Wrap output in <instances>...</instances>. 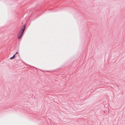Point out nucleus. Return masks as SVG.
Segmentation results:
<instances>
[{"instance_id": "nucleus-5", "label": "nucleus", "mask_w": 125, "mask_h": 125, "mask_svg": "<svg viewBox=\"0 0 125 125\" xmlns=\"http://www.w3.org/2000/svg\"><path fill=\"white\" fill-rule=\"evenodd\" d=\"M45 72H48V71H45Z\"/></svg>"}, {"instance_id": "nucleus-1", "label": "nucleus", "mask_w": 125, "mask_h": 125, "mask_svg": "<svg viewBox=\"0 0 125 125\" xmlns=\"http://www.w3.org/2000/svg\"><path fill=\"white\" fill-rule=\"evenodd\" d=\"M23 27H21L20 30V31L19 32L18 37L19 39H20L21 38L22 35L23 34V32H24L25 28L26 25H24L23 26Z\"/></svg>"}, {"instance_id": "nucleus-4", "label": "nucleus", "mask_w": 125, "mask_h": 125, "mask_svg": "<svg viewBox=\"0 0 125 125\" xmlns=\"http://www.w3.org/2000/svg\"><path fill=\"white\" fill-rule=\"evenodd\" d=\"M18 52H16V53L15 54H18Z\"/></svg>"}, {"instance_id": "nucleus-3", "label": "nucleus", "mask_w": 125, "mask_h": 125, "mask_svg": "<svg viewBox=\"0 0 125 125\" xmlns=\"http://www.w3.org/2000/svg\"><path fill=\"white\" fill-rule=\"evenodd\" d=\"M15 56H16V54H14L13 56L14 57V58L15 57Z\"/></svg>"}, {"instance_id": "nucleus-2", "label": "nucleus", "mask_w": 125, "mask_h": 125, "mask_svg": "<svg viewBox=\"0 0 125 125\" xmlns=\"http://www.w3.org/2000/svg\"><path fill=\"white\" fill-rule=\"evenodd\" d=\"M14 57L13 56H12V57H11L10 58V59H14Z\"/></svg>"}]
</instances>
